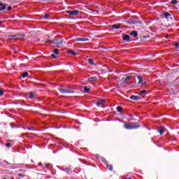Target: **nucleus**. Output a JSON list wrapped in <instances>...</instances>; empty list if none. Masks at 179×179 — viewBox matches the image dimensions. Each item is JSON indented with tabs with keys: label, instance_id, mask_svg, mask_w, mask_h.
Masks as SVG:
<instances>
[{
	"label": "nucleus",
	"instance_id": "nucleus-1",
	"mask_svg": "<svg viewBox=\"0 0 179 179\" xmlns=\"http://www.w3.org/2000/svg\"><path fill=\"white\" fill-rule=\"evenodd\" d=\"M48 44H55V45H62L64 44V39L62 36H56L53 40H48L45 41Z\"/></svg>",
	"mask_w": 179,
	"mask_h": 179
},
{
	"label": "nucleus",
	"instance_id": "nucleus-2",
	"mask_svg": "<svg viewBox=\"0 0 179 179\" xmlns=\"http://www.w3.org/2000/svg\"><path fill=\"white\" fill-rule=\"evenodd\" d=\"M126 129H138L141 127V124L138 122L126 123L124 124Z\"/></svg>",
	"mask_w": 179,
	"mask_h": 179
},
{
	"label": "nucleus",
	"instance_id": "nucleus-3",
	"mask_svg": "<svg viewBox=\"0 0 179 179\" xmlns=\"http://www.w3.org/2000/svg\"><path fill=\"white\" fill-rule=\"evenodd\" d=\"M59 92L62 93V94H75V91L70 88L64 89V88H59Z\"/></svg>",
	"mask_w": 179,
	"mask_h": 179
},
{
	"label": "nucleus",
	"instance_id": "nucleus-4",
	"mask_svg": "<svg viewBox=\"0 0 179 179\" xmlns=\"http://www.w3.org/2000/svg\"><path fill=\"white\" fill-rule=\"evenodd\" d=\"M135 76H136V74L134 73H131L130 74H129V76H127L124 82V83H128V82H129V80H131L132 79V78H135Z\"/></svg>",
	"mask_w": 179,
	"mask_h": 179
},
{
	"label": "nucleus",
	"instance_id": "nucleus-5",
	"mask_svg": "<svg viewBox=\"0 0 179 179\" xmlns=\"http://www.w3.org/2000/svg\"><path fill=\"white\" fill-rule=\"evenodd\" d=\"M66 13L70 15V16H76V15H79V10H67Z\"/></svg>",
	"mask_w": 179,
	"mask_h": 179
},
{
	"label": "nucleus",
	"instance_id": "nucleus-6",
	"mask_svg": "<svg viewBox=\"0 0 179 179\" xmlns=\"http://www.w3.org/2000/svg\"><path fill=\"white\" fill-rule=\"evenodd\" d=\"M127 23H128L129 24H136V23H138L139 24H142V22L141 21H135L132 19H129L127 21Z\"/></svg>",
	"mask_w": 179,
	"mask_h": 179
},
{
	"label": "nucleus",
	"instance_id": "nucleus-7",
	"mask_svg": "<svg viewBox=\"0 0 179 179\" xmlns=\"http://www.w3.org/2000/svg\"><path fill=\"white\" fill-rule=\"evenodd\" d=\"M130 100H134V101H138V100H141L142 98L140 96H138L136 95H131L129 97Z\"/></svg>",
	"mask_w": 179,
	"mask_h": 179
},
{
	"label": "nucleus",
	"instance_id": "nucleus-8",
	"mask_svg": "<svg viewBox=\"0 0 179 179\" xmlns=\"http://www.w3.org/2000/svg\"><path fill=\"white\" fill-rule=\"evenodd\" d=\"M158 132L161 134L163 135V134H164V132H166V127H163V126H160L158 129H157Z\"/></svg>",
	"mask_w": 179,
	"mask_h": 179
},
{
	"label": "nucleus",
	"instance_id": "nucleus-9",
	"mask_svg": "<svg viewBox=\"0 0 179 179\" xmlns=\"http://www.w3.org/2000/svg\"><path fill=\"white\" fill-rule=\"evenodd\" d=\"M164 17H165V19H171V20H173V17L171 16V14H170V13L169 12L164 13Z\"/></svg>",
	"mask_w": 179,
	"mask_h": 179
},
{
	"label": "nucleus",
	"instance_id": "nucleus-10",
	"mask_svg": "<svg viewBox=\"0 0 179 179\" xmlns=\"http://www.w3.org/2000/svg\"><path fill=\"white\" fill-rule=\"evenodd\" d=\"M63 171H64L67 174H72L73 171L69 167H66L65 169H63Z\"/></svg>",
	"mask_w": 179,
	"mask_h": 179
},
{
	"label": "nucleus",
	"instance_id": "nucleus-11",
	"mask_svg": "<svg viewBox=\"0 0 179 179\" xmlns=\"http://www.w3.org/2000/svg\"><path fill=\"white\" fill-rule=\"evenodd\" d=\"M123 41H131V36L129 35H122Z\"/></svg>",
	"mask_w": 179,
	"mask_h": 179
},
{
	"label": "nucleus",
	"instance_id": "nucleus-12",
	"mask_svg": "<svg viewBox=\"0 0 179 179\" xmlns=\"http://www.w3.org/2000/svg\"><path fill=\"white\" fill-rule=\"evenodd\" d=\"M7 6H8V4H4L2 3H0V11L5 10V9H6Z\"/></svg>",
	"mask_w": 179,
	"mask_h": 179
},
{
	"label": "nucleus",
	"instance_id": "nucleus-13",
	"mask_svg": "<svg viewBox=\"0 0 179 179\" xmlns=\"http://www.w3.org/2000/svg\"><path fill=\"white\" fill-rule=\"evenodd\" d=\"M15 37H17L16 40H19V38H24V37H26V35H24V34H16Z\"/></svg>",
	"mask_w": 179,
	"mask_h": 179
},
{
	"label": "nucleus",
	"instance_id": "nucleus-14",
	"mask_svg": "<svg viewBox=\"0 0 179 179\" xmlns=\"http://www.w3.org/2000/svg\"><path fill=\"white\" fill-rule=\"evenodd\" d=\"M75 41H89V38H75Z\"/></svg>",
	"mask_w": 179,
	"mask_h": 179
},
{
	"label": "nucleus",
	"instance_id": "nucleus-15",
	"mask_svg": "<svg viewBox=\"0 0 179 179\" xmlns=\"http://www.w3.org/2000/svg\"><path fill=\"white\" fill-rule=\"evenodd\" d=\"M136 76H137V79L138 80V85L143 82V79H142V76H141V75H139V74L136 75Z\"/></svg>",
	"mask_w": 179,
	"mask_h": 179
},
{
	"label": "nucleus",
	"instance_id": "nucleus-16",
	"mask_svg": "<svg viewBox=\"0 0 179 179\" xmlns=\"http://www.w3.org/2000/svg\"><path fill=\"white\" fill-rule=\"evenodd\" d=\"M29 99H36V96H37V94H36V93H34V92H29Z\"/></svg>",
	"mask_w": 179,
	"mask_h": 179
},
{
	"label": "nucleus",
	"instance_id": "nucleus-17",
	"mask_svg": "<svg viewBox=\"0 0 179 179\" xmlns=\"http://www.w3.org/2000/svg\"><path fill=\"white\" fill-rule=\"evenodd\" d=\"M88 82H97V77L94 76V77H90L88 78Z\"/></svg>",
	"mask_w": 179,
	"mask_h": 179
},
{
	"label": "nucleus",
	"instance_id": "nucleus-18",
	"mask_svg": "<svg viewBox=\"0 0 179 179\" xmlns=\"http://www.w3.org/2000/svg\"><path fill=\"white\" fill-rule=\"evenodd\" d=\"M105 166H106V169H108L109 171H113V167L112 166V165H110L108 162H106Z\"/></svg>",
	"mask_w": 179,
	"mask_h": 179
},
{
	"label": "nucleus",
	"instance_id": "nucleus-19",
	"mask_svg": "<svg viewBox=\"0 0 179 179\" xmlns=\"http://www.w3.org/2000/svg\"><path fill=\"white\" fill-rule=\"evenodd\" d=\"M130 36H131V37H138V31H133L131 33H130Z\"/></svg>",
	"mask_w": 179,
	"mask_h": 179
},
{
	"label": "nucleus",
	"instance_id": "nucleus-20",
	"mask_svg": "<svg viewBox=\"0 0 179 179\" xmlns=\"http://www.w3.org/2000/svg\"><path fill=\"white\" fill-rule=\"evenodd\" d=\"M68 54H71L73 57H76L78 55V53L73 52V50H67Z\"/></svg>",
	"mask_w": 179,
	"mask_h": 179
},
{
	"label": "nucleus",
	"instance_id": "nucleus-21",
	"mask_svg": "<svg viewBox=\"0 0 179 179\" xmlns=\"http://www.w3.org/2000/svg\"><path fill=\"white\" fill-rule=\"evenodd\" d=\"M117 110L118 111V113H121V114H122V113H124V108H122V106H117Z\"/></svg>",
	"mask_w": 179,
	"mask_h": 179
},
{
	"label": "nucleus",
	"instance_id": "nucleus-22",
	"mask_svg": "<svg viewBox=\"0 0 179 179\" xmlns=\"http://www.w3.org/2000/svg\"><path fill=\"white\" fill-rule=\"evenodd\" d=\"M112 29H121V24H113L112 25Z\"/></svg>",
	"mask_w": 179,
	"mask_h": 179
},
{
	"label": "nucleus",
	"instance_id": "nucleus-23",
	"mask_svg": "<svg viewBox=\"0 0 179 179\" xmlns=\"http://www.w3.org/2000/svg\"><path fill=\"white\" fill-rule=\"evenodd\" d=\"M99 160H101V162H102V163H103V164H106V163H108V162H107V159H106V158H104L103 157H101Z\"/></svg>",
	"mask_w": 179,
	"mask_h": 179
},
{
	"label": "nucleus",
	"instance_id": "nucleus-24",
	"mask_svg": "<svg viewBox=\"0 0 179 179\" xmlns=\"http://www.w3.org/2000/svg\"><path fill=\"white\" fill-rule=\"evenodd\" d=\"M21 76L23 78H27V76H29V73L28 72L22 73Z\"/></svg>",
	"mask_w": 179,
	"mask_h": 179
},
{
	"label": "nucleus",
	"instance_id": "nucleus-25",
	"mask_svg": "<svg viewBox=\"0 0 179 179\" xmlns=\"http://www.w3.org/2000/svg\"><path fill=\"white\" fill-rule=\"evenodd\" d=\"M104 101H105L104 99H101L97 101L96 104H97V106H101V104L104 103Z\"/></svg>",
	"mask_w": 179,
	"mask_h": 179
},
{
	"label": "nucleus",
	"instance_id": "nucleus-26",
	"mask_svg": "<svg viewBox=\"0 0 179 179\" xmlns=\"http://www.w3.org/2000/svg\"><path fill=\"white\" fill-rule=\"evenodd\" d=\"M87 62L90 65H94V61H93V59H88Z\"/></svg>",
	"mask_w": 179,
	"mask_h": 179
},
{
	"label": "nucleus",
	"instance_id": "nucleus-27",
	"mask_svg": "<svg viewBox=\"0 0 179 179\" xmlns=\"http://www.w3.org/2000/svg\"><path fill=\"white\" fill-rule=\"evenodd\" d=\"M8 38H10V40H12L13 38H15L16 40V38H17V36H16V35H10L8 36Z\"/></svg>",
	"mask_w": 179,
	"mask_h": 179
},
{
	"label": "nucleus",
	"instance_id": "nucleus-28",
	"mask_svg": "<svg viewBox=\"0 0 179 179\" xmlns=\"http://www.w3.org/2000/svg\"><path fill=\"white\" fill-rule=\"evenodd\" d=\"M90 90V88L87 87H84V93H89Z\"/></svg>",
	"mask_w": 179,
	"mask_h": 179
},
{
	"label": "nucleus",
	"instance_id": "nucleus-29",
	"mask_svg": "<svg viewBox=\"0 0 179 179\" xmlns=\"http://www.w3.org/2000/svg\"><path fill=\"white\" fill-rule=\"evenodd\" d=\"M53 52L56 55H58V54L59 53V50H58L57 48H55L53 50Z\"/></svg>",
	"mask_w": 179,
	"mask_h": 179
},
{
	"label": "nucleus",
	"instance_id": "nucleus-30",
	"mask_svg": "<svg viewBox=\"0 0 179 179\" xmlns=\"http://www.w3.org/2000/svg\"><path fill=\"white\" fill-rule=\"evenodd\" d=\"M172 5H177L178 3V1L177 0H171Z\"/></svg>",
	"mask_w": 179,
	"mask_h": 179
},
{
	"label": "nucleus",
	"instance_id": "nucleus-31",
	"mask_svg": "<svg viewBox=\"0 0 179 179\" xmlns=\"http://www.w3.org/2000/svg\"><path fill=\"white\" fill-rule=\"evenodd\" d=\"M3 96V89H0V97Z\"/></svg>",
	"mask_w": 179,
	"mask_h": 179
},
{
	"label": "nucleus",
	"instance_id": "nucleus-32",
	"mask_svg": "<svg viewBox=\"0 0 179 179\" xmlns=\"http://www.w3.org/2000/svg\"><path fill=\"white\" fill-rule=\"evenodd\" d=\"M6 148H10L12 146V144L10 143H6Z\"/></svg>",
	"mask_w": 179,
	"mask_h": 179
},
{
	"label": "nucleus",
	"instance_id": "nucleus-33",
	"mask_svg": "<svg viewBox=\"0 0 179 179\" xmlns=\"http://www.w3.org/2000/svg\"><path fill=\"white\" fill-rule=\"evenodd\" d=\"M145 93H146V90H143L140 92V95L142 96V94H145Z\"/></svg>",
	"mask_w": 179,
	"mask_h": 179
},
{
	"label": "nucleus",
	"instance_id": "nucleus-34",
	"mask_svg": "<svg viewBox=\"0 0 179 179\" xmlns=\"http://www.w3.org/2000/svg\"><path fill=\"white\" fill-rule=\"evenodd\" d=\"M95 157H96V159H99V160H100L101 156H100L99 154L95 155Z\"/></svg>",
	"mask_w": 179,
	"mask_h": 179
},
{
	"label": "nucleus",
	"instance_id": "nucleus-35",
	"mask_svg": "<svg viewBox=\"0 0 179 179\" xmlns=\"http://www.w3.org/2000/svg\"><path fill=\"white\" fill-rule=\"evenodd\" d=\"M174 47H175L176 48H179V44H178V43H176L175 45H174Z\"/></svg>",
	"mask_w": 179,
	"mask_h": 179
},
{
	"label": "nucleus",
	"instance_id": "nucleus-36",
	"mask_svg": "<svg viewBox=\"0 0 179 179\" xmlns=\"http://www.w3.org/2000/svg\"><path fill=\"white\" fill-rule=\"evenodd\" d=\"M29 131H34V127H27Z\"/></svg>",
	"mask_w": 179,
	"mask_h": 179
},
{
	"label": "nucleus",
	"instance_id": "nucleus-37",
	"mask_svg": "<svg viewBox=\"0 0 179 179\" xmlns=\"http://www.w3.org/2000/svg\"><path fill=\"white\" fill-rule=\"evenodd\" d=\"M28 134H29L28 133L22 134L21 135V138H23V137H24V136H27Z\"/></svg>",
	"mask_w": 179,
	"mask_h": 179
},
{
	"label": "nucleus",
	"instance_id": "nucleus-38",
	"mask_svg": "<svg viewBox=\"0 0 179 179\" xmlns=\"http://www.w3.org/2000/svg\"><path fill=\"white\" fill-rule=\"evenodd\" d=\"M51 57L54 58V59H55V58H57V56H55V55H54V54H52Z\"/></svg>",
	"mask_w": 179,
	"mask_h": 179
},
{
	"label": "nucleus",
	"instance_id": "nucleus-39",
	"mask_svg": "<svg viewBox=\"0 0 179 179\" xmlns=\"http://www.w3.org/2000/svg\"><path fill=\"white\" fill-rule=\"evenodd\" d=\"M44 18H45V19H49V18H48V14H45V15H44Z\"/></svg>",
	"mask_w": 179,
	"mask_h": 179
},
{
	"label": "nucleus",
	"instance_id": "nucleus-40",
	"mask_svg": "<svg viewBox=\"0 0 179 179\" xmlns=\"http://www.w3.org/2000/svg\"><path fill=\"white\" fill-rule=\"evenodd\" d=\"M12 9V7L10 6H9L8 8H7V10H10Z\"/></svg>",
	"mask_w": 179,
	"mask_h": 179
},
{
	"label": "nucleus",
	"instance_id": "nucleus-41",
	"mask_svg": "<svg viewBox=\"0 0 179 179\" xmlns=\"http://www.w3.org/2000/svg\"><path fill=\"white\" fill-rule=\"evenodd\" d=\"M134 18L137 20L139 19V17H138L137 16H134Z\"/></svg>",
	"mask_w": 179,
	"mask_h": 179
},
{
	"label": "nucleus",
	"instance_id": "nucleus-42",
	"mask_svg": "<svg viewBox=\"0 0 179 179\" xmlns=\"http://www.w3.org/2000/svg\"><path fill=\"white\" fill-rule=\"evenodd\" d=\"M19 177H23V175L19 174Z\"/></svg>",
	"mask_w": 179,
	"mask_h": 179
},
{
	"label": "nucleus",
	"instance_id": "nucleus-43",
	"mask_svg": "<svg viewBox=\"0 0 179 179\" xmlns=\"http://www.w3.org/2000/svg\"><path fill=\"white\" fill-rule=\"evenodd\" d=\"M38 166H43V164L41 163H39Z\"/></svg>",
	"mask_w": 179,
	"mask_h": 179
},
{
	"label": "nucleus",
	"instance_id": "nucleus-44",
	"mask_svg": "<svg viewBox=\"0 0 179 179\" xmlns=\"http://www.w3.org/2000/svg\"><path fill=\"white\" fill-rule=\"evenodd\" d=\"M132 87H137V86L136 85H133Z\"/></svg>",
	"mask_w": 179,
	"mask_h": 179
},
{
	"label": "nucleus",
	"instance_id": "nucleus-45",
	"mask_svg": "<svg viewBox=\"0 0 179 179\" xmlns=\"http://www.w3.org/2000/svg\"><path fill=\"white\" fill-rule=\"evenodd\" d=\"M75 41H75V39H73V40L72 41L73 43H75Z\"/></svg>",
	"mask_w": 179,
	"mask_h": 179
},
{
	"label": "nucleus",
	"instance_id": "nucleus-46",
	"mask_svg": "<svg viewBox=\"0 0 179 179\" xmlns=\"http://www.w3.org/2000/svg\"><path fill=\"white\" fill-rule=\"evenodd\" d=\"M124 179H132V178H124Z\"/></svg>",
	"mask_w": 179,
	"mask_h": 179
},
{
	"label": "nucleus",
	"instance_id": "nucleus-47",
	"mask_svg": "<svg viewBox=\"0 0 179 179\" xmlns=\"http://www.w3.org/2000/svg\"><path fill=\"white\" fill-rule=\"evenodd\" d=\"M165 38H169V36H165Z\"/></svg>",
	"mask_w": 179,
	"mask_h": 179
},
{
	"label": "nucleus",
	"instance_id": "nucleus-48",
	"mask_svg": "<svg viewBox=\"0 0 179 179\" xmlns=\"http://www.w3.org/2000/svg\"><path fill=\"white\" fill-rule=\"evenodd\" d=\"M144 85H146V81H144Z\"/></svg>",
	"mask_w": 179,
	"mask_h": 179
},
{
	"label": "nucleus",
	"instance_id": "nucleus-49",
	"mask_svg": "<svg viewBox=\"0 0 179 179\" xmlns=\"http://www.w3.org/2000/svg\"><path fill=\"white\" fill-rule=\"evenodd\" d=\"M145 98V96H143V99H144Z\"/></svg>",
	"mask_w": 179,
	"mask_h": 179
},
{
	"label": "nucleus",
	"instance_id": "nucleus-50",
	"mask_svg": "<svg viewBox=\"0 0 179 179\" xmlns=\"http://www.w3.org/2000/svg\"><path fill=\"white\" fill-rule=\"evenodd\" d=\"M45 167H47V165H46V164L45 165Z\"/></svg>",
	"mask_w": 179,
	"mask_h": 179
},
{
	"label": "nucleus",
	"instance_id": "nucleus-51",
	"mask_svg": "<svg viewBox=\"0 0 179 179\" xmlns=\"http://www.w3.org/2000/svg\"><path fill=\"white\" fill-rule=\"evenodd\" d=\"M0 24H1V22H0Z\"/></svg>",
	"mask_w": 179,
	"mask_h": 179
}]
</instances>
